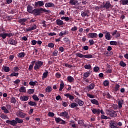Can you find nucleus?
<instances>
[{
	"label": "nucleus",
	"instance_id": "obj_60",
	"mask_svg": "<svg viewBox=\"0 0 128 128\" xmlns=\"http://www.w3.org/2000/svg\"><path fill=\"white\" fill-rule=\"evenodd\" d=\"M46 23V21H45V20L42 21V24H43V26H42L44 28H46L47 26Z\"/></svg>",
	"mask_w": 128,
	"mask_h": 128
},
{
	"label": "nucleus",
	"instance_id": "obj_34",
	"mask_svg": "<svg viewBox=\"0 0 128 128\" xmlns=\"http://www.w3.org/2000/svg\"><path fill=\"white\" fill-rule=\"evenodd\" d=\"M78 3V0H70V4L72 6H76Z\"/></svg>",
	"mask_w": 128,
	"mask_h": 128
},
{
	"label": "nucleus",
	"instance_id": "obj_41",
	"mask_svg": "<svg viewBox=\"0 0 128 128\" xmlns=\"http://www.w3.org/2000/svg\"><path fill=\"white\" fill-rule=\"evenodd\" d=\"M67 80H68L69 82H72L74 80V78L72 76H68L67 77Z\"/></svg>",
	"mask_w": 128,
	"mask_h": 128
},
{
	"label": "nucleus",
	"instance_id": "obj_24",
	"mask_svg": "<svg viewBox=\"0 0 128 128\" xmlns=\"http://www.w3.org/2000/svg\"><path fill=\"white\" fill-rule=\"evenodd\" d=\"M112 38V36L110 32H108L105 34V39L110 40Z\"/></svg>",
	"mask_w": 128,
	"mask_h": 128
},
{
	"label": "nucleus",
	"instance_id": "obj_16",
	"mask_svg": "<svg viewBox=\"0 0 128 128\" xmlns=\"http://www.w3.org/2000/svg\"><path fill=\"white\" fill-rule=\"evenodd\" d=\"M75 102L78 104L80 106H83L84 104V102L80 99H76Z\"/></svg>",
	"mask_w": 128,
	"mask_h": 128
},
{
	"label": "nucleus",
	"instance_id": "obj_10",
	"mask_svg": "<svg viewBox=\"0 0 128 128\" xmlns=\"http://www.w3.org/2000/svg\"><path fill=\"white\" fill-rule=\"evenodd\" d=\"M103 96H105V98H107L108 99L110 100L114 98L113 96L110 95L109 92H104L102 94Z\"/></svg>",
	"mask_w": 128,
	"mask_h": 128
},
{
	"label": "nucleus",
	"instance_id": "obj_29",
	"mask_svg": "<svg viewBox=\"0 0 128 128\" xmlns=\"http://www.w3.org/2000/svg\"><path fill=\"white\" fill-rule=\"evenodd\" d=\"M90 102L92 104H96V106L99 104L98 101L96 99H92L90 100Z\"/></svg>",
	"mask_w": 128,
	"mask_h": 128
},
{
	"label": "nucleus",
	"instance_id": "obj_30",
	"mask_svg": "<svg viewBox=\"0 0 128 128\" xmlns=\"http://www.w3.org/2000/svg\"><path fill=\"white\" fill-rule=\"evenodd\" d=\"M1 110H4V113L6 114H9L10 112V111L8 110V108H6L5 106H2V107H1Z\"/></svg>",
	"mask_w": 128,
	"mask_h": 128
},
{
	"label": "nucleus",
	"instance_id": "obj_51",
	"mask_svg": "<svg viewBox=\"0 0 128 128\" xmlns=\"http://www.w3.org/2000/svg\"><path fill=\"white\" fill-rule=\"evenodd\" d=\"M103 84L104 86H108L110 84L109 81L104 80L103 82Z\"/></svg>",
	"mask_w": 128,
	"mask_h": 128
},
{
	"label": "nucleus",
	"instance_id": "obj_52",
	"mask_svg": "<svg viewBox=\"0 0 128 128\" xmlns=\"http://www.w3.org/2000/svg\"><path fill=\"white\" fill-rule=\"evenodd\" d=\"M6 36L8 38H10L11 36H14V33H6Z\"/></svg>",
	"mask_w": 128,
	"mask_h": 128
},
{
	"label": "nucleus",
	"instance_id": "obj_27",
	"mask_svg": "<svg viewBox=\"0 0 128 128\" xmlns=\"http://www.w3.org/2000/svg\"><path fill=\"white\" fill-rule=\"evenodd\" d=\"M45 6L46 8H52L54 6V4L51 2H46L45 4Z\"/></svg>",
	"mask_w": 128,
	"mask_h": 128
},
{
	"label": "nucleus",
	"instance_id": "obj_63",
	"mask_svg": "<svg viewBox=\"0 0 128 128\" xmlns=\"http://www.w3.org/2000/svg\"><path fill=\"white\" fill-rule=\"evenodd\" d=\"M54 46V44L53 43H50L48 44V47L53 48Z\"/></svg>",
	"mask_w": 128,
	"mask_h": 128
},
{
	"label": "nucleus",
	"instance_id": "obj_64",
	"mask_svg": "<svg viewBox=\"0 0 128 128\" xmlns=\"http://www.w3.org/2000/svg\"><path fill=\"white\" fill-rule=\"evenodd\" d=\"M99 70V68L98 66H95L94 68V72H98Z\"/></svg>",
	"mask_w": 128,
	"mask_h": 128
},
{
	"label": "nucleus",
	"instance_id": "obj_58",
	"mask_svg": "<svg viewBox=\"0 0 128 128\" xmlns=\"http://www.w3.org/2000/svg\"><path fill=\"white\" fill-rule=\"evenodd\" d=\"M58 53V51L57 50H56L54 51V52L52 53V55L54 56H56Z\"/></svg>",
	"mask_w": 128,
	"mask_h": 128
},
{
	"label": "nucleus",
	"instance_id": "obj_32",
	"mask_svg": "<svg viewBox=\"0 0 128 128\" xmlns=\"http://www.w3.org/2000/svg\"><path fill=\"white\" fill-rule=\"evenodd\" d=\"M19 76L18 72H15L11 73L9 75L12 78L14 76L18 77Z\"/></svg>",
	"mask_w": 128,
	"mask_h": 128
},
{
	"label": "nucleus",
	"instance_id": "obj_21",
	"mask_svg": "<svg viewBox=\"0 0 128 128\" xmlns=\"http://www.w3.org/2000/svg\"><path fill=\"white\" fill-rule=\"evenodd\" d=\"M56 24L59 26H62L63 24H64V22L63 20H62L60 19H57L56 20Z\"/></svg>",
	"mask_w": 128,
	"mask_h": 128
},
{
	"label": "nucleus",
	"instance_id": "obj_40",
	"mask_svg": "<svg viewBox=\"0 0 128 128\" xmlns=\"http://www.w3.org/2000/svg\"><path fill=\"white\" fill-rule=\"evenodd\" d=\"M6 33H0V38H2L3 40H5L6 38Z\"/></svg>",
	"mask_w": 128,
	"mask_h": 128
},
{
	"label": "nucleus",
	"instance_id": "obj_17",
	"mask_svg": "<svg viewBox=\"0 0 128 128\" xmlns=\"http://www.w3.org/2000/svg\"><path fill=\"white\" fill-rule=\"evenodd\" d=\"M92 73V72L89 70L87 72L84 73L83 76H84V80H86L90 76V75Z\"/></svg>",
	"mask_w": 128,
	"mask_h": 128
},
{
	"label": "nucleus",
	"instance_id": "obj_5",
	"mask_svg": "<svg viewBox=\"0 0 128 128\" xmlns=\"http://www.w3.org/2000/svg\"><path fill=\"white\" fill-rule=\"evenodd\" d=\"M98 38V34L97 33H89L88 34V38Z\"/></svg>",
	"mask_w": 128,
	"mask_h": 128
},
{
	"label": "nucleus",
	"instance_id": "obj_28",
	"mask_svg": "<svg viewBox=\"0 0 128 128\" xmlns=\"http://www.w3.org/2000/svg\"><path fill=\"white\" fill-rule=\"evenodd\" d=\"M124 104V100H118V108H122V104Z\"/></svg>",
	"mask_w": 128,
	"mask_h": 128
},
{
	"label": "nucleus",
	"instance_id": "obj_47",
	"mask_svg": "<svg viewBox=\"0 0 128 128\" xmlns=\"http://www.w3.org/2000/svg\"><path fill=\"white\" fill-rule=\"evenodd\" d=\"M120 66H122V67H126V64L123 61H121L120 62Z\"/></svg>",
	"mask_w": 128,
	"mask_h": 128
},
{
	"label": "nucleus",
	"instance_id": "obj_8",
	"mask_svg": "<svg viewBox=\"0 0 128 128\" xmlns=\"http://www.w3.org/2000/svg\"><path fill=\"white\" fill-rule=\"evenodd\" d=\"M59 116H63L65 118H66L67 120H69L70 118L68 115V113L66 111H64L62 112H60V114H59Z\"/></svg>",
	"mask_w": 128,
	"mask_h": 128
},
{
	"label": "nucleus",
	"instance_id": "obj_12",
	"mask_svg": "<svg viewBox=\"0 0 128 128\" xmlns=\"http://www.w3.org/2000/svg\"><path fill=\"white\" fill-rule=\"evenodd\" d=\"M6 123L8 124H10L12 126H16L17 124L16 123V121L14 120H7L6 121Z\"/></svg>",
	"mask_w": 128,
	"mask_h": 128
},
{
	"label": "nucleus",
	"instance_id": "obj_46",
	"mask_svg": "<svg viewBox=\"0 0 128 128\" xmlns=\"http://www.w3.org/2000/svg\"><path fill=\"white\" fill-rule=\"evenodd\" d=\"M119 88H120V85L118 84H116L114 89V91L116 92L119 90Z\"/></svg>",
	"mask_w": 128,
	"mask_h": 128
},
{
	"label": "nucleus",
	"instance_id": "obj_55",
	"mask_svg": "<svg viewBox=\"0 0 128 128\" xmlns=\"http://www.w3.org/2000/svg\"><path fill=\"white\" fill-rule=\"evenodd\" d=\"M77 30H78L77 26H74L73 28H72L70 29V30L72 32H76Z\"/></svg>",
	"mask_w": 128,
	"mask_h": 128
},
{
	"label": "nucleus",
	"instance_id": "obj_35",
	"mask_svg": "<svg viewBox=\"0 0 128 128\" xmlns=\"http://www.w3.org/2000/svg\"><path fill=\"white\" fill-rule=\"evenodd\" d=\"M120 4L126 5L128 4V0H120Z\"/></svg>",
	"mask_w": 128,
	"mask_h": 128
},
{
	"label": "nucleus",
	"instance_id": "obj_9",
	"mask_svg": "<svg viewBox=\"0 0 128 128\" xmlns=\"http://www.w3.org/2000/svg\"><path fill=\"white\" fill-rule=\"evenodd\" d=\"M8 42L9 44L12 46H16L18 42L14 38H10L9 39Z\"/></svg>",
	"mask_w": 128,
	"mask_h": 128
},
{
	"label": "nucleus",
	"instance_id": "obj_57",
	"mask_svg": "<svg viewBox=\"0 0 128 128\" xmlns=\"http://www.w3.org/2000/svg\"><path fill=\"white\" fill-rule=\"evenodd\" d=\"M13 70H14V72H18L20 70H19V68L18 67V66H14V68H13Z\"/></svg>",
	"mask_w": 128,
	"mask_h": 128
},
{
	"label": "nucleus",
	"instance_id": "obj_44",
	"mask_svg": "<svg viewBox=\"0 0 128 128\" xmlns=\"http://www.w3.org/2000/svg\"><path fill=\"white\" fill-rule=\"evenodd\" d=\"M76 56H77L78 58H84V55L82 54L80 52H77L76 54Z\"/></svg>",
	"mask_w": 128,
	"mask_h": 128
},
{
	"label": "nucleus",
	"instance_id": "obj_42",
	"mask_svg": "<svg viewBox=\"0 0 128 128\" xmlns=\"http://www.w3.org/2000/svg\"><path fill=\"white\" fill-rule=\"evenodd\" d=\"M24 56H26V53H24V52L19 53L18 55V56L20 58H22Z\"/></svg>",
	"mask_w": 128,
	"mask_h": 128
},
{
	"label": "nucleus",
	"instance_id": "obj_50",
	"mask_svg": "<svg viewBox=\"0 0 128 128\" xmlns=\"http://www.w3.org/2000/svg\"><path fill=\"white\" fill-rule=\"evenodd\" d=\"M84 58H93L92 55V54H87V55H84Z\"/></svg>",
	"mask_w": 128,
	"mask_h": 128
},
{
	"label": "nucleus",
	"instance_id": "obj_11",
	"mask_svg": "<svg viewBox=\"0 0 128 128\" xmlns=\"http://www.w3.org/2000/svg\"><path fill=\"white\" fill-rule=\"evenodd\" d=\"M18 22L21 26H26V22H28V18H20Z\"/></svg>",
	"mask_w": 128,
	"mask_h": 128
},
{
	"label": "nucleus",
	"instance_id": "obj_45",
	"mask_svg": "<svg viewBox=\"0 0 128 128\" xmlns=\"http://www.w3.org/2000/svg\"><path fill=\"white\" fill-rule=\"evenodd\" d=\"M110 44L112 46H116L118 45V42L116 41H110Z\"/></svg>",
	"mask_w": 128,
	"mask_h": 128
},
{
	"label": "nucleus",
	"instance_id": "obj_2",
	"mask_svg": "<svg viewBox=\"0 0 128 128\" xmlns=\"http://www.w3.org/2000/svg\"><path fill=\"white\" fill-rule=\"evenodd\" d=\"M43 12H48V10L42 8H36L32 11L33 14H34L35 16H40Z\"/></svg>",
	"mask_w": 128,
	"mask_h": 128
},
{
	"label": "nucleus",
	"instance_id": "obj_3",
	"mask_svg": "<svg viewBox=\"0 0 128 128\" xmlns=\"http://www.w3.org/2000/svg\"><path fill=\"white\" fill-rule=\"evenodd\" d=\"M36 63L35 66H34V70H38V69H40L44 64V62L42 61H38L37 62H36L35 61L32 62V64H34Z\"/></svg>",
	"mask_w": 128,
	"mask_h": 128
},
{
	"label": "nucleus",
	"instance_id": "obj_25",
	"mask_svg": "<svg viewBox=\"0 0 128 128\" xmlns=\"http://www.w3.org/2000/svg\"><path fill=\"white\" fill-rule=\"evenodd\" d=\"M48 75V72L47 70H46L45 72L43 74V75L42 76V80L46 78Z\"/></svg>",
	"mask_w": 128,
	"mask_h": 128
},
{
	"label": "nucleus",
	"instance_id": "obj_48",
	"mask_svg": "<svg viewBox=\"0 0 128 128\" xmlns=\"http://www.w3.org/2000/svg\"><path fill=\"white\" fill-rule=\"evenodd\" d=\"M32 98L35 101H38L40 100L39 98L36 95H33Z\"/></svg>",
	"mask_w": 128,
	"mask_h": 128
},
{
	"label": "nucleus",
	"instance_id": "obj_13",
	"mask_svg": "<svg viewBox=\"0 0 128 128\" xmlns=\"http://www.w3.org/2000/svg\"><path fill=\"white\" fill-rule=\"evenodd\" d=\"M44 4V1H38L35 2V6L38 8V6H43Z\"/></svg>",
	"mask_w": 128,
	"mask_h": 128
},
{
	"label": "nucleus",
	"instance_id": "obj_54",
	"mask_svg": "<svg viewBox=\"0 0 128 128\" xmlns=\"http://www.w3.org/2000/svg\"><path fill=\"white\" fill-rule=\"evenodd\" d=\"M55 76L57 78H60L61 77V74L60 72H56V74H55Z\"/></svg>",
	"mask_w": 128,
	"mask_h": 128
},
{
	"label": "nucleus",
	"instance_id": "obj_33",
	"mask_svg": "<svg viewBox=\"0 0 128 128\" xmlns=\"http://www.w3.org/2000/svg\"><path fill=\"white\" fill-rule=\"evenodd\" d=\"M52 90V88L50 86H48L46 88V92L50 93Z\"/></svg>",
	"mask_w": 128,
	"mask_h": 128
},
{
	"label": "nucleus",
	"instance_id": "obj_18",
	"mask_svg": "<svg viewBox=\"0 0 128 128\" xmlns=\"http://www.w3.org/2000/svg\"><path fill=\"white\" fill-rule=\"evenodd\" d=\"M16 116H19L21 118H24V116H26V114H24L22 112H16Z\"/></svg>",
	"mask_w": 128,
	"mask_h": 128
},
{
	"label": "nucleus",
	"instance_id": "obj_14",
	"mask_svg": "<svg viewBox=\"0 0 128 128\" xmlns=\"http://www.w3.org/2000/svg\"><path fill=\"white\" fill-rule=\"evenodd\" d=\"M92 112L96 115H100V110L98 108H93V110H92Z\"/></svg>",
	"mask_w": 128,
	"mask_h": 128
},
{
	"label": "nucleus",
	"instance_id": "obj_20",
	"mask_svg": "<svg viewBox=\"0 0 128 128\" xmlns=\"http://www.w3.org/2000/svg\"><path fill=\"white\" fill-rule=\"evenodd\" d=\"M64 96L66 97L67 98H69L70 101H72L74 98V96L72 95H70V94H64Z\"/></svg>",
	"mask_w": 128,
	"mask_h": 128
},
{
	"label": "nucleus",
	"instance_id": "obj_37",
	"mask_svg": "<svg viewBox=\"0 0 128 128\" xmlns=\"http://www.w3.org/2000/svg\"><path fill=\"white\" fill-rule=\"evenodd\" d=\"M69 106H70V108H74L78 106V104L76 103H74V102L71 103L69 105Z\"/></svg>",
	"mask_w": 128,
	"mask_h": 128
},
{
	"label": "nucleus",
	"instance_id": "obj_15",
	"mask_svg": "<svg viewBox=\"0 0 128 128\" xmlns=\"http://www.w3.org/2000/svg\"><path fill=\"white\" fill-rule=\"evenodd\" d=\"M109 124H110V128H114L118 126L116 122L114 121V120L110 121V122L109 123Z\"/></svg>",
	"mask_w": 128,
	"mask_h": 128
},
{
	"label": "nucleus",
	"instance_id": "obj_59",
	"mask_svg": "<svg viewBox=\"0 0 128 128\" xmlns=\"http://www.w3.org/2000/svg\"><path fill=\"white\" fill-rule=\"evenodd\" d=\"M101 120H108V117L104 114L101 115L100 116Z\"/></svg>",
	"mask_w": 128,
	"mask_h": 128
},
{
	"label": "nucleus",
	"instance_id": "obj_19",
	"mask_svg": "<svg viewBox=\"0 0 128 128\" xmlns=\"http://www.w3.org/2000/svg\"><path fill=\"white\" fill-rule=\"evenodd\" d=\"M14 120L16 124H22L24 122L23 120L22 119H20L18 117L16 118Z\"/></svg>",
	"mask_w": 128,
	"mask_h": 128
},
{
	"label": "nucleus",
	"instance_id": "obj_36",
	"mask_svg": "<svg viewBox=\"0 0 128 128\" xmlns=\"http://www.w3.org/2000/svg\"><path fill=\"white\" fill-rule=\"evenodd\" d=\"M64 88V81H61L60 82V88H59V91H62Z\"/></svg>",
	"mask_w": 128,
	"mask_h": 128
},
{
	"label": "nucleus",
	"instance_id": "obj_31",
	"mask_svg": "<svg viewBox=\"0 0 128 128\" xmlns=\"http://www.w3.org/2000/svg\"><path fill=\"white\" fill-rule=\"evenodd\" d=\"M27 11L28 13L32 14V7L30 5H28V7H27Z\"/></svg>",
	"mask_w": 128,
	"mask_h": 128
},
{
	"label": "nucleus",
	"instance_id": "obj_4",
	"mask_svg": "<svg viewBox=\"0 0 128 128\" xmlns=\"http://www.w3.org/2000/svg\"><path fill=\"white\" fill-rule=\"evenodd\" d=\"M106 114L112 118H116L118 116L116 112L112 110H107Z\"/></svg>",
	"mask_w": 128,
	"mask_h": 128
},
{
	"label": "nucleus",
	"instance_id": "obj_26",
	"mask_svg": "<svg viewBox=\"0 0 128 128\" xmlns=\"http://www.w3.org/2000/svg\"><path fill=\"white\" fill-rule=\"evenodd\" d=\"M20 99L22 102H26L28 100V98L26 96H20Z\"/></svg>",
	"mask_w": 128,
	"mask_h": 128
},
{
	"label": "nucleus",
	"instance_id": "obj_43",
	"mask_svg": "<svg viewBox=\"0 0 128 128\" xmlns=\"http://www.w3.org/2000/svg\"><path fill=\"white\" fill-rule=\"evenodd\" d=\"M92 68V66H90V64H86L85 66H84V68L86 69V70H91Z\"/></svg>",
	"mask_w": 128,
	"mask_h": 128
},
{
	"label": "nucleus",
	"instance_id": "obj_53",
	"mask_svg": "<svg viewBox=\"0 0 128 128\" xmlns=\"http://www.w3.org/2000/svg\"><path fill=\"white\" fill-rule=\"evenodd\" d=\"M10 102L14 104L16 102V100L14 97H12L11 99Z\"/></svg>",
	"mask_w": 128,
	"mask_h": 128
},
{
	"label": "nucleus",
	"instance_id": "obj_23",
	"mask_svg": "<svg viewBox=\"0 0 128 128\" xmlns=\"http://www.w3.org/2000/svg\"><path fill=\"white\" fill-rule=\"evenodd\" d=\"M94 86H96V85L94 84H92L88 86L86 88L88 90H92L93 89H94Z\"/></svg>",
	"mask_w": 128,
	"mask_h": 128
},
{
	"label": "nucleus",
	"instance_id": "obj_22",
	"mask_svg": "<svg viewBox=\"0 0 128 128\" xmlns=\"http://www.w3.org/2000/svg\"><path fill=\"white\" fill-rule=\"evenodd\" d=\"M2 70H4V72H8L10 70V67L8 66H3Z\"/></svg>",
	"mask_w": 128,
	"mask_h": 128
},
{
	"label": "nucleus",
	"instance_id": "obj_38",
	"mask_svg": "<svg viewBox=\"0 0 128 128\" xmlns=\"http://www.w3.org/2000/svg\"><path fill=\"white\" fill-rule=\"evenodd\" d=\"M19 91H20V92L26 93V88H24V86H21L19 90Z\"/></svg>",
	"mask_w": 128,
	"mask_h": 128
},
{
	"label": "nucleus",
	"instance_id": "obj_49",
	"mask_svg": "<svg viewBox=\"0 0 128 128\" xmlns=\"http://www.w3.org/2000/svg\"><path fill=\"white\" fill-rule=\"evenodd\" d=\"M0 116L2 119L4 120H6L7 118H8V117L5 115V114H1Z\"/></svg>",
	"mask_w": 128,
	"mask_h": 128
},
{
	"label": "nucleus",
	"instance_id": "obj_56",
	"mask_svg": "<svg viewBox=\"0 0 128 128\" xmlns=\"http://www.w3.org/2000/svg\"><path fill=\"white\" fill-rule=\"evenodd\" d=\"M87 96L90 98H94V95L90 94L88 93L86 94Z\"/></svg>",
	"mask_w": 128,
	"mask_h": 128
},
{
	"label": "nucleus",
	"instance_id": "obj_39",
	"mask_svg": "<svg viewBox=\"0 0 128 128\" xmlns=\"http://www.w3.org/2000/svg\"><path fill=\"white\" fill-rule=\"evenodd\" d=\"M63 40L68 45L70 44V42H71L70 40H69L68 38H64Z\"/></svg>",
	"mask_w": 128,
	"mask_h": 128
},
{
	"label": "nucleus",
	"instance_id": "obj_62",
	"mask_svg": "<svg viewBox=\"0 0 128 128\" xmlns=\"http://www.w3.org/2000/svg\"><path fill=\"white\" fill-rule=\"evenodd\" d=\"M20 82V81L19 79H17L16 80H14V82H14V84H16V85H18Z\"/></svg>",
	"mask_w": 128,
	"mask_h": 128
},
{
	"label": "nucleus",
	"instance_id": "obj_61",
	"mask_svg": "<svg viewBox=\"0 0 128 128\" xmlns=\"http://www.w3.org/2000/svg\"><path fill=\"white\" fill-rule=\"evenodd\" d=\"M89 42H90V46H92L94 44V41L93 40H89Z\"/></svg>",
	"mask_w": 128,
	"mask_h": 128
},
{
	"label": "nucleus",
	"instance_id": "obj_6",
	"mask_svg": "<svg viewBox=\"0 0 128 128\" xmlns=\"http://www.w3.org/2000/svg\"><path fill=\"white\" fill-rule=\"evenodd\" d=\"M90 12L89 10H84L82 12V14H81V16L82 18L84 17H89L90 16Z\"/></svg>",
	"mask_w": 128,
	"mask_h": 128
},
{
	"label": "nucleus",
	"instance_id": "obj_7",
	"mask_svg": "<svg viewBox=\"0 0 128 128\" xmlns=\"http://www.w3.org/2000/svg\"><path fill=\"white\" fill-rule=\"evenodd\" d=\"M55 122H56L57 124H66V122L60 118H55Z\"/></svg>",
	"mask_w": 128,
	"mask_h": 128
},
{
	"label": "nucleus",
	"instance_id": "obj_1",
	"mask_svg": "<svg viewBox=\"0 0 128 128\" xmlns=\"http://www.w3.org/2000/svg\"><path fill=\"white\" fill-rule=\"evenodd\" d=\"M113 7V5L110 4V1L104 2L103 4L100 5V9L102 10H109L112 8Z\"/></svg>",
	"mask_w": 128,
	"mask_h": 128
}]
</instances>
